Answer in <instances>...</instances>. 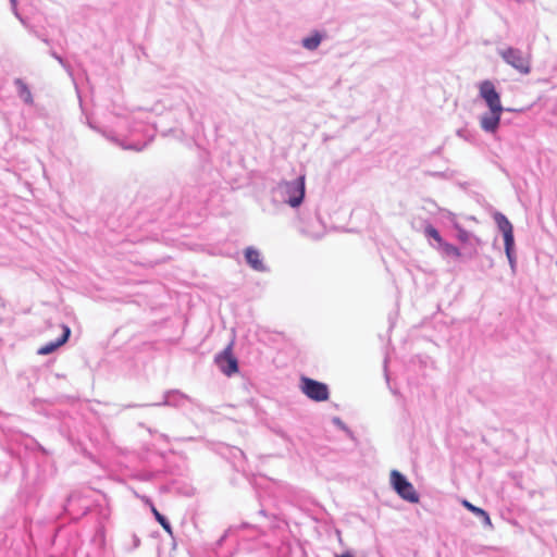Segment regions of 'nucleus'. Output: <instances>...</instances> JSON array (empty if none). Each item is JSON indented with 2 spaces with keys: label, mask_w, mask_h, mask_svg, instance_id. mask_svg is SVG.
Instances as JSON below:
<instances>
[{
  "label": "nucleus",
  "mask_w": 557,
  "mask_h": 557,
  "mask_svg": "<svg viewBox=\"0 0 557 557\" xmlns=\"http://www.w3.org/2000/svg\"><path fill=\"white\" fill-rule=\"evenodd\" d=\"M91 128L101 133L107 139L126 150L141 151L152 140L154 133L140 121H131L129 117H119L115 129H102L89 124Z\"/></svg>",
  "instance_id": "obj_1"
},
{
  "label": "nucleus",
  "mask_w": 557,
  "mask_h": 557,
  "mask_svg": "<svg viewBox=\"0 0 557 557\" xmlns=\"http://www.w3.org/2000/svg\"><path fill=\"white\" fill-rule=\"evenodd\" d=\"M285 203L292 208H299L306 195V176L299 175L292 181H281L276 186Z\"/></svg>",
  "instance_id": "obj_2"
},
{
  "label": "nucleus",
  "mask_w": 557,
  "mask_h": 557,
  "mask_svg": "<svg viewBox=\"0 0 557 557\" xmlns=\"http://www.w3.org/2000/svg\"><path fill=\"white\" fill-rule=\"evenodd\" d=\"M531 48L525 49L516 47L498 48L497 52L502 59L517 70L519 73L527 75L531 72Z\"/></svg>",
  "instance_id": "obj_3"
},
{
  "label": "nucleus",
  "mask_w": 557,
  "mask_h": 557,
  "mask_svg": "<svg viewBox=\"0 0 557 557\" xmlns=\"http://www.w3.org/2000/svg\"><path fill=\"white\" fill-rule=\"evenodd\" d=\"M297 227L299 232L312 239H320L325 234V225L318 213V210L301 212L297 215Z\"/></svg>",
  "instance_id": "obj_4"
},
{
  "label": "nucleus",
  "mask_w": 557,
  "mask_h": 557,
  "mask_svg": "<svg viewBox=\"0 0 557 557\" xmlns=\"http://www.w3.org/2000/svg\"><path fill=\"white\" fill-rule=\"evenodd\" d=\"M391 484L404 500L411 504L419 503L420 497L412 483L399 471L393 470L391 472Z\"/></svg>",
  "instance_id": "obj_5"
},
{
  "label": "nucleus",
  "mask_w": 557,
  "mask_h": 557,
  "mask_svg": "<svg viewBox=\"0 0 557 557\" xmlns=\"http://www.w3.org/2000/svg\"><path fill=\"white\" fill-rule=\"evenodd\" d=\"M300 389L308 398L318 403L330 398V389L325 383L307 376L300 379Z\"/></svg>",
  "instance_id": "obj_6"
},
{
  "label": "nucleus",
  "mask_w": 557,
  "mask_h": 557,
  "mask_svg": "<svg viewBox=\"0 0 557 557\" xmlns=\"http://www.w3.org/2000/svg\"><path fill=\"white\" fill-rule=\"evenodd\" d=\"M480 97L485 101L491 111L503 112L500 95L491 81H483L479 85Z\"/></svg>",
  "instance_id": "obj_7"
},
{
  "label": "nucleus",
  "mask_w": 557,
  "mask_h": 557,
  "mask_svg": "<svg viewBox=\"0 0 557 557\" xmlns=\"http://www.w3.org/2000/svg\"><path fill=\"white\" fill-rule=\"evenodd\" d=\"M231 346H227L222 352L215 356L218 368L227 376H232L238 371L237 359L232 355Z\"/></svg>",
  "instance_id": "obj_8"
},
{
  "label": "nucleus",
  "mask_w": 557,
  "mask_h": 557,
  "mask_svg": "<svg viewBox=\"0 0 557 557\" xmlns=\"http://www.w3.org/2000/svg\"><path fill=\"white\" fill-rule=\"evenodd\" d=\"M187 403H193V399L188 395L182 393L178 389H170L164 393L163 400L153 404V406H171L181 408L184 407Z\"/></svg>",
  "instance_id": "obj_9"
},
{
  "label": "nucleus",
  "mask_w": 557,
  "mask_h": 557,
  "mask_svg": "<svg viewBox=\"0 0 557 557\" xmlns=\"http://www.w3.org/2000/svg\"><path fill=\"white\" fill-rule=\"evenodd\" d=\"M61 329V336L58 337L55 341L49 342L46 345L41 346L37 351L38 355H49L67 342L71 335V329L66 324H62Z\"/></svg>",
  "instance_id": "obj_10"
},
{
  "label": "nucleus",
  "mask_w": 557,
  "mask_h": 557,
  "mask_svg": "<svg viewBox=\"0 0 557 557\" xmlns=\"http://www.w3.org/2000/svg\"><path fill=\"white\" fill-rule=\"evenodd\" d=\"M245 259L248 265L257 272H267L269 269L263 263L261 253L255 247H247L245 249Z\"/></svg>",
  "instance_id": "obj_11"
},
{
  "label": "nucleus",
  "mask_w": 557,
  "mask_h": 557,
  "mask_svg": "<svg viewBox=\"0 0 557 557\" xmlns=\"http://www.w3.org/2000/svg\"><path fill=\"white\" fill-rule=\"evenodd\" d=\"M502 112L491 111L482 114L480 119L481 128L486 133H495L500 123Z\"/></svg>",
  "instance_id": "obj_12"
},
{
  "label": "nucleus",
  "mask_w": 557,
  "mask_h": 557,
  "mask_svg": "<svg viewBox=\"0 0 557 557\" xmlns=\"http://www.w3.org/2000/svg\"><path fill=\"white\" fill-rule=\"evenodd\" d=\"M493 218L498 230L503 233L504 238L513 237V226L505 214L495 212Z\"/></svg>",
  "instance_id": "obj_13"
},
{
  "label": "nucleus",
  "mask_w": 557,
  "mask_h": 557,
  "mask_svg": "<svg viewBox=\"0 0 557 557\" xmlns=\"http://www.w3.org/2000/svg\"><path fill=\"white\" fill-rule=\"evenodd\" d=\"M433 248L436 249L444 258L458 259L461 257L460 249L446 240L442 242L440 245H433Z\"/></svg>",
  "instance_id": "obj_14"
},
{
  "label": "nucleus",
  "mask_w": 557,
  "mask_h": 557,
  "mask_svg": "<svg viewBox=\"0 0 557 557\" xmlns=\"http://www.w3.org/2000/svg\"><path fill=\"white\" fill-rule=\"evenodd\" d=\"M13 83L16 87L17 96L23 100V102L26 104H33L34 98L28 85L22 78H15Z\"/></svg>",
  "instance_id": "obj_15"
},
{
  "label": "nucleus",
  "mask_w": 557,
  "mask_h": 557,
  "mask_svg": "<svg viewBox=\"0 0 557 557\" xmlns=\"http://www.w3.org/2000/svg\"><path fill=\"white\" fill-rule=\"evenodd\" d=\"M462 505L468 509L470 510L471 512H473L475 516H478L481 520H482V523L485 525V527H492V521H491V518H490V515L482 508L480 507H476L474 505H472L470 502L468 500H463L462 502Z\"/></svg>",
  "instance_id": "obj_16"
},
{
  "label": "nucleus",
  "mask_w": 557,
  "mask_h": 557,
  "mask_svg": "<svg viewBox=\"0 0 557 557\" xmlns=\"http://www.w3.org/2000/svg\"><path fill=\"white\" fill-rule=\"evenodd\" d=\"M424 235L429 238V239H433L434 243H431V246L433 247V245H440L442 242H444L445 239L441 236L440 232L432 225V224H426L425 227H424Z\"/></svg>",
  "instance_id": "obj_17"
},
{
  "label": "nucleus",
  "mask_w": 557,
  "mask_h": 557,
  "mask_svg": "<svg viewBox=\"0 0 557 557\" xmlns=\"http://www.w3.org/2000/svg\"><path fill=\"white\" fill-rule=\"evenodd\" d=\"M151 511L156 518V520L161 524V527L165 530L166 533H169L170 535H172V525L170 523V521L166 519V517H164L163 515H161L154 506L151 507Z\"/></svg>",
  "instance_id": "obj_18"
},
{
  "label": "nucleus",
  "mask_w": 557,
  "mask_h": 557,
  "mask_svg": "<svg viewBox=\"0 0 557 557\" xmlns=\"http://www.w3.org/2000/svg\"><path fill=\"white\" fill-rule=\"evenodd\" d=\"M322 39L323 37H304L301 45L308 50H314L320 46Z\"/></svg>",
  "instance_id": "obj_19"
},
{
  "label": "nucleus",
  "mask_w": 557,
  "mask_h": 557,
  "mask_svg": "<svg viewBox=\"0 0 557 557\" xmlns=\"http://www.w3.org/2000/svg\"><path fill=\"white\" fill-rule=\"evenodd\" d=\"M50 54L62 65V67L67 72L70 76L73 75L71 65L65 61L61 53H59L55 49H50Z\"/></svg>",
  "instance_id": "obj_20"
},
{
  "label": "nucleus",
  "mask_w": 557,
  "mask_h": 557,
  "mask_svg": "<svg viewBox=\"0 0 557 557\" xmlns=\"http://www.w3.org/2000/svg\"><path fill=\"white\" fill-rule=\"evenodd\" d=\"M332 422L338 429L343 430L349 437H354L352 431L346 425V423L339 417H333Z\"/></svg>",
  "instance_id": "obj_21"
},
{
  "label": "nucleus",
  "mask_w": 557,
  "mask_h": 557,
  "mask_svg": "<svg viewBox=\"0 0 557 557\" xmlns=\"http://www.w3.org/2000/svg\"><path fill=\"white\" fill-rule=\"evenodd\" d=\"M506 257L516 256L515 252V237L504 238Z\"/></svg>",
  "instance_id": "obj_22"
},
{
  "label": "nucleus",
  "mask_w": 557,
  "mask_h": 557,
  "mask_svg": "<svg viewBox=\"0 0 557 557\" xmlns=\"http://www.w3.org/2000/svg\"><path fill=\"white\" fill-rule=\"evenodd\" d=\"M456 228H457V238L461 243H467L471 238L472 234L470 232H468L467 230H465L463 227H461L460 225L457 224Z\"/></svg>",
  "instance_id": "obj_23"
},
{
  "label": "nucleus",
  "mask_w": 557,
  "mask_h": 557,
  "mask_svg": "<svg viewBox=\"0 0 557 557\" xmlns=\"http://www.w3.org/2000/svg\"><path fill=\"white\" fill-rule=\"evenodd\" d=\"M131 540H132V545L128 549L134 550V549L138 548L140 545V539L135 533H133L131 535Z\"/></svg>",
  "instance_id": "obj_24"
},
{
  "label": "nucleus",
  "mask_w": 557,
  "mask_h": 557,
  "mask_svg": "<svg viewBox=\"0 0 557 557\" xmlns=\"http://www.w3.org/2000/svg\"><path fill=\"white\" fill-rule=\"evenodd\" d=\"M232 532V530H227L224 532V534L215 542V548L220 547L223 542L225 541V539L228 536V534Z\"/></svg>",
  "instance_id": "obj_25"
},
{
  "label": "nucleus",
  "mask_w": 557,
  "mask_h": 557,
  "mask_svg": "<svg viewBox=\"0 0 557 557\" xmlns=\"http://www.w3.org/2000/svg\"><path fill=\"white\" fill-rule=\"evenodd\" d=\"M507 259H508L511 271L515 272L516 268H517V257L510 256V257H507Z\"/></svg>",
  "instance_id": "obj_26"
},
{
  "label": "nucleus",
  "mask_w": 557,
  "mask_h": 557,
  "mask_svg": "<svg viewBox=\"0 0 557 557\" xmlns=\"http://www.w3.org/2000/svg\"><path fill=\"white\" fill-rule=\"evenodd\" d=\"M171 133H176L177 134V138L182 139L183 136H184V132L182 129H171L170 131Z\"/></svg>",
  "instance_id": "obj_27"
},
{
  "label": "nucleus",
  "mask_w": 557,
  "mask_h": 557,
  "mask_svg": "<svg viewBox=\"0 0 557 557\" xmlns=\"http://www.w3.org/2000/svg\"><path fill=\"white\" fill-rule=\"evenodd\" d=\"M337 557H354V556L351 554H349V553H345V554H342V555H339Z\"/></svg>",
  "instance_id": "obj_28"
},
{
  "label": "nucleus",
  "mask_w": 557,
  "mask_h": 557,
  "mask_svg": "<svg viewBox=\"0 0 557 557\" xmlns=\"http://www.w3.org/2000/svg\"><path fill=\"white\" fill-rule=\"evenodd\" d=\"M188 112H189V117L193 120L194 119V112L191 111L190 108H188Z\"/></svg>",
  "instance_id": "obj_29"
},
{
  "label": "nucleus",
  "mask_w": 557,
  "mask_h": 557,
  "mask_svg": "<svg viewBox=\"0 0 557 557\" xmlns=\"http://www.w3.org/2000/svg\"><path fill=\"white\" fill-rule=\"evenodd\" d=\"M10 1H11V4H12L13 9H15V7H16V0H10Z\"/></svg>",
  "instance_id": "obj_30"
},
{
  "label": "nucleus",
  "mask_w": 557,
  "mask_h": 557,
  "mask_svg": "<svg viewBox=\"0 0 557 557\" xmlns=\"http://www.w3.org/2000/svg\"><path fill=\"white\" fill-rule=\"evenodd\" d=\"M44 41L47 44V45H50L51 40L48 38V37H45Z\"/></svg>",
  "instance_id": "obj_31"
},
{
  "label": "nucleus",
  "mask_w": 557,
  "mask_h": 557,
  "mask_svg": "<svg viewBox=\"0 0 557 557\" xmlns=\"http://www.w3.org/2000/svg\"><path fill=\"white\" fill-rule=\"evenodd\" d=\"M433 176H443V173H440V172H435V173H432Z\"/></svg>",
  "instance_id": "obj_32"
},
{
  "label": "nucleus",
  "mask_w": 557,
  "mask_h": 557,
  "mask_svg": "<svg viewBox=\"0 0 557 557\" xmlns=\"http://www.w3.org/2000/svg\"><path fill=\"white\" fill-rule=\"evenodd\" d=\"M310 35L319 36V35H321V34H320L318 30H314V32H312Z\"/></svg>",
  "instance_id": "obj_33"
},
{
  "label": "nucleus",
  "mask_w": 557,
  "mask_h": 557,
  "mask_svg": "<svg viewBox=\"0 0 557 557\" xmlns=\"http://www.w3.org/2000/svg\"><path fill=\"white\" fill-rule=\"evenodd\" d=\"M441 150H442V147H438V148L434 151V153H440V152H441Z\"/></svg>",
  "instance_id": "obj_34"
},
{
  "label": "nucleus",
  "mask_w": 557,
  "mask_h": 557,
  "mask_svg": "<svg viewBox=\"0 0 557 557\" xmlns=\"http://www.w3.org/2000/svg\"><path fill=\"white\" fill-rule=\"evenodd\" d=\"M253 532H255L256 534H259V533H260V531H259V530H257V529H253Z\"/></svg>",
  "instance_id": "obj_35"
}]
</instances>
